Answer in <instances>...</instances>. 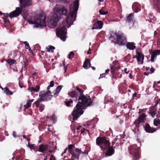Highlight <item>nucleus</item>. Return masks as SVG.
Instances as JSON below:
<instances>
[{
    "label": "nucleus",
    "mask_w": 160,
    "mask_h": 160,
    "mask_svg": "<svg viewBox=\"0 0 160 160\" xmlns=\"http://www.w3.org/2000/svg\"><path fill=\"white\" fill-rule=\"evenodd\" d=\"M120 69V67L119 66H116L115 65L111 66L110 72L112 74H113L115 71L117 70H119Z\"/></svg>",
    "instance_id": "25"
},
{
    "label": "nucleus",
    "mask_w": 160,
    "mask_h": 160,
    "mask_svg": "<svg viewBox=\"0 0 160 160\" xmlns=\"http://www.w3.org/2000/svg\"><path fill=\"white\" fill-rule=\"evenodd\" d=\"M33 99L28 100L27 101L26 104L24 105V107L26 109L30 107L31 106V103L33 102Z\"/></svg>",
    "instance_id": "28"
},
{
    "label": "nucleus",
    "mask_w": 160,
    "mask_h": 160,
    "mask_svg": "<svg viewBox=\"0 0 160 160\" xmlns=\"http://www.w3.org/2000/svg\"><path fill=\"white\" fill-rule=\"evenodd\" d=\"M144 128L145 131L149 133H152L157 130L156 128L151 127L150 125L147 123H146L144 126Z\"/></svg>",
    "instance_id": "12"
},
{
    "label": "nucleus",
    "mask_w": 160,
    "mask_h": 160,
    "mask_svg": "<svg viewBox=\"0 0 160 160\" xmlns=\"http://www.w3.org/2000/svg\"><path fill=\"white\" fill-rule=\"evenodd\" d=\"M79 0H76L73 2V6L71 5L69 7V13L67 16L65 20L67 24H72L75 20L77 13L79 8Z\"/></svg>",
    "instance_id": "3"
},
{
    "label": "nucleus",
    "mask_w": 160,
    "mask_h": 160,
    "mask_svg": "<svg viewBox=\"0 0 160 160\" xmlns=\"http://www.w3.org/2000/svg\"><path fill=\"white\" fill-rule=\"evenodd\" d=\"M157 45H160V39L158 38L157 40Z\"/></svg>",
    "instance_id": "58"
},
{
    "label": "nucleus",
    "mask_w": 160,
    "mask_h": 160,
    "mask_svg": "<svg viewBox=\"0 0 160 160\" xmlns=\"http://www.w3.org/2000/svg\"><path fill=\"white\" fill-rule=\"evenodd\" d=\"M160 124V120L159 119H154L153 120V124L155 126H157Z\"/></svg>",
    "instance_id": "35"
},
{
    "label": "nucleus",
    "mask_w": 160,
    "mask_h": 160,
    "mask_svg": "<svg viewBox=\"0 0 160 160\" xmlns=\"http://www.w3.org/2000/svg\"><path fill=\"white\" fill-rule=\"evenodd\" d=\"M124 72L126 74H128L129 73V70L127 71V69L126 68H124Z\"/></svg>",
    "instance_id": "57"
},
{
    "label": "nucleus",
    "mask_w": 160,
    "mask_h": 160,
    "mask_svg": "<svg viewBox=\"0 0 160 160\" xmlns=\"http://www.w3.org/2000/svg\"><path fill=\"white\" fill-rule=\"evenodd\" d=\"M29 52L32 54V55H33V52L31 49L30 48H29Z\"/></svg>",
    "instance_id": "60"
},
{
    "label": "nucleus",
    "mask_w": 160,
    "mask_h": 160,
    "mask_svg": "<svg viewBox=\"0 0 160 160\" xmlns=\"http://www.w3.org/2000/svg\"><path fill=\"white\" fill-rule=\"evenodd\" d=\"M65 26L60 25L56 29L57 36L62 41H65L66 39V31Z\"/></svg>",
    "instance_id": "11"
},
{
    "label": "nucleus",
    "mask_w": 160,
    "mask_h": 160,
    "mask_svg": "<svg viewBox=\"0 0 160 160\" xmlns=\"http://www.w3.org/2000/svg\"><path fill=\"white\" fill-rule=\"evenodd\" d=\"M118 70H117V71H115V72L114 73V74H115V75H117V77L118 78H122V74H120L119 75V72H118Z\"/></svg>",
    "instance_id": "42"
},
{
    "label": "nucleus",
    "mask_w": 160,
    "mask_h": 160,
    "mask_svg": "<svg viewBox=\"0 0 160 160\" xmlns=\"http://www.w3.org/2000/svg\"><path fill=\"white\" fill-rule=\"evenodd\" d=\"M20 154L19 155H18L16 157V160H22L24 158V154H22L20 152Z\"/></svg>",
    "instance_id": "30"
},
{
    "label": "nucleus",
    "mask_w": 160,
    "mask_h": 160,
    "mask_svg": "<svg viewBox=\"0 0 160 160\" xmlns=\"http://www.w3.org/2000/svg\"><path fill=\"white\" fill-rule=\"evenodd\" d=\"M4 133H5V134L6 136H8L9 135V134H8V132L7 131H4Z\"/></svg>",
    "instance_id": "64"
},
{
    "label": "nucleus",
    "mask_w": 160,
    "mask_h": 160,
    "mask_svg": "<svg viewBox=\"0 0 160 160\" xmlns=\"http://www.w3.org/2000/svg\"><path fill=\"white\" fill-rule=\"evenodd\" d=\"M96 144L97 145H99L103 151L106 150L111 145L108 138L105 136L97 137L96 140Z\"/></svg>",
    "instance_id": "7"
},
{
    "label": "nucleus",
    "mask_w": 160,
    "mask_h": 160,
    "mask_svg": "<svg viewBox=\"0 0 160 160\" xmlns=\"http://www.w3.org/2000/svg\"><path fill=\"white\" fill-rule=\"evenodd\" d=\"M116 39L117 43L119 45H124L127 42L126 38L123 33H112L110 34L109 36L110 40H113Z\"/></svg>",
    "instance_id": "8"
},
{
    "label": "nucleus",
    "mask_w": 160,
    "mask_h": 160,
    "mask_svg": "<svg viewBox=\"0 0 160 160\" xmlns=\"http://www.w3.org/2000/svg\"><path fill=\"white\" fill-rule=\"evenodd\" d=\"M4 15V16L6 17V18H3V22L5 23H10V21H9V20L8 19H7V18L8 17V16H9V14H8L7 13H4L3 14ZM10 17H11V18H12V17H10V16H9Z\"/></svg>",
    "instance_id": "27"
},
{
    "label": "nucleus",
    "mask_w": 160,
    "mask_h": 160,
    "mask_svg": "<svg viewBox=\"0 0 160 160\" xmlns=\"http://www.w3.org/2000/svg\"><path fill=\"white\" fill-rule=\"evenodd\" d=\"M28 146L31 150H33L36 152L38 151V147L35 144H31L30 143H28Z\"/></svg>",
    "instance_id": "26"
},
{
    "label": "nucleus",
    "mask_w": 160,
    "mask_h": 160,
    "mask_svg": "<svg viewBox=\"0 0 160 160\" xmlns=\"http://www.w3.org/2000/svg\"><path fill=\"white\" fill-rule=\"evenodd\" d=\"M149 53L151 55V60L152 62H154L157 55H160V49L155 50L152 52L149 50Z\"/></svg>",
    "instance_id": "14"
},
{
    "label": "nucleus",
    "mask_w": 160,
    "mask_h": 160,
    "mask_svg": "<svg viewBox=\"0 0 160 160\" xmlns=\"http://www.w3.org/2000/svg\"><path fill=\"white\" fill-rule=\"evenodd\" d=\"M24 18L26 20H28L29 23L31 24H35L36 25V27H41V26H46V18L42 14L39 15L34 17H31L28 18L27 13L24 14Z\"/></svg>",
    "instance_id": "4"
},
{
    "label": "nucleus",
    "mask_w": 160,
    "mask_h": 160,
    "mask_svg": "<svg viewBox=\"0 0 160 160\" xmlns=\"http://www.w3.org/2000/svg\"><path fill=\"white\" fill-rule=\"evenodd\" d=\"M106 75L105 73L101 74L99 78H102L105 77Z\"/></svg>",
    "instance_id": "51"
},
{
    "label": "nucleus",
    "mask_w": 160,
    "mask_h": 160,
    "mask_svg": "<svg viewBox=\"0 0 160 160\" xmlns=\"http://www.w3.org/2000/svg\"><path fill=\"white\" fill-rule=\"evenodd\" d=\"M91 53V50L90 48H89V50L87 52V53L88 54H90Z\"/></svg>",
    "instance_id": "63"
},
{
    "label": "nucleus",
    "mask_w": 160,
    "mask_h": 160,
    "mask_svg": "<svg viewBox=\"0 0 160 160\" xmlns=\"http://www.w3.org/2000/svg\"><path fill=\"white\" fill-rule=\"evenodd\" d=\"M139 95L138 94H137L136 92L134 93L132 95V99L131 100H133L134 99H137V98H138V96Z\"/></svg>",
    "instance_id": "36"
},
{
    "label": "nucleus",
    "mask_w": 160,
    "mask_h": 160,
    "mask_svg": "<svg viewBox=\"0 0 160 160\" xmlns=\"http://www.w3.org/2000/svg\"><path fill=\"white\" fill-rule=\"evenodd\" d=\"M112 78L113 79H115V80H116L117 79V78H118V77H117V75H115V74H112Z\"/></svg>",
    "instance_id": "46"
},
{
    "label": "nucleus",
    "mask_w": 160,
    "mask_h": 160,
    "mask_svg": "<svg viewBox=\"0 0 160 160\" xmlns=\"http://www.w3.org/2000/svg\"><path fill=\"white\" fill-rule=\"evenodd\" d=\"M135 44L133 42H128L126 45L127 48L131 50H134L135 48Z\"/></svg>",
    "instance_id": "23"
},
{
    "label": "nucleus",
    "mask_w": 160,
    "mask_h": 160,
    "mask_svg": "<svg viewBox=\"0 0 160 160\" xmlns=\"http://www.w3.org/2000/svg\"><path fill=\"white\" fill-rule=\"evenodd\" d=\"M67 13V10L64 7L57 8L54 15L52 16L49 20L48 21L49 25L51 28H54L56 27L61 16L62 15H66Z\"/></svg>",
    "instance_id": "2"
},
{
    "label": "nucleus",
    "mask_w": 160,
    "mask_h": 160,
    "mask_svg": "<svg viewBox=\"0 0 160 160\" xmlns=\"http://www.w3.org/2000/svg\"><path fill=\"white\" fill-rule=\"evenodd\" d=\"M23 43L25 44V48L26 49H28V48H29L30 47L29 44L28 42L27 41H25L23 42Z\"/></svg>",
    "instance_id": "44"
},
{
    "label": "nucleus",
    "mask_w": 160,
    "mask_h": 160,
    "mask_svg": "<svg viewBox=\"0 0 160 160\" xmlns=\"http://www.w3.org/2000/svg\"><path fill=\"white\" fill-rule=\"evenodd\" d=\"M132 7L133 9L136 12H138L141 10V5L137 2L133 3Z\"/></svg>",
    "instance_id": "17"
},
{
    "label": "nucleus",
    "mask_w": 160,
    "mask_h": 160,
    "mask_svg": "<svg viewBox=\"0 0 160 160\" xmlns=\"http://www.w3.org/2000/svg\"><path fill=\"white\" fill-rule=\"evenodd\" d=\"M73 102V101L72 100H70L68 101H65V104L67 107H69L70 106V104Z\"/></svg>",
    "instance_id": "37"
},
{
    "label": "nucleus",
    "mask_w": 160,
    "mask_h": 160,
    "mask_svg": "<svg viewBox=\"0 0 160 160\" xmlns=\"http://www.w3.org/2000/svg\"><path fill=\"white\" fill-rule=\"evenodd\" d=\"M39 89L40 86L38 85L36 86V88L32 87L31 88H29L30 91L32 92H38L39 91Z\"/></svg>",
    "instance_id": "29"
},
{
    "label": "nucleus",
    "mask_w": 160,
    "mask_h": 160,
    "mask_svg": "<svg viewBox=\"0 0 160 160\" xmlns=\"http://www.w3.org/2000/svg\"><path fill=\"white\" fill-rule=\"evenodd\" d=\"M155 70V69H154L153 67H152L150 69V71H151L150 73H153V72H154Z\"/></svg>",
    "instance_id": "50"
},
{
    "label": "nucleus",
    "mask_w": 160,
    "mask_h": 160,
    "mask_svg": "<svg viewBox=\"0 0 160 160\" xmlns=\"http://www.w3.org/2000/svg\"><path fill=\"white\" fill-rule=\"evenodd\" d=\"M111 111L112 114H114L116 112V109H111Z\"/></svg>",
    "instance_id": "56"
},
{
    "label": "nucleus",
    "mask_w": 160,
    "mask_h": 160,
    "mask_svg": "<svg viewBox=\"0 0 160 160\" xmlns=\"http://www.w3.org/2000/svg\"><path fill=\"white\" fill-rule=\"evenodd\" d=\"M105 152V156H111L114 153V150L112 146L109 147L107 148Z\"/></svg>",
    "instance_id": "18"
},
{
    "label": "nucleus",
    "mask_w": 160,
    "mask_h": 160,
    "mask_svg": "<svg viewBox=\"0 0 160 160\" xmlns=\"http://www.w3.org/2000/svg\"><path fill=\"white\" fill-rule=\"evenodd\" d=\"M56 158L55 156L53 155H52L50 158V160H55Z\"/></svg>",
    "instance_id": "49"
},
{
    "label": "nucleus",
    "mask_w": 160,
    "mask_h": 160,
    "mask_svg": "<svg viewBox=\"0 0 160 160\" xmlns=\"http://www.w3.org/2000/svg\"><path fill=\"white\" fill-rule=\"evenodd\" d=\"M146 110H145V109H141L140 110L139 112V113H140L142 112H146Z\"/></svg>",
    "instance_id": "59"
},
{
    "label": "nucleus",
    "mask_w": 160,
    "mask_h": 160,
    "mask_svg": "<svg viewBox=\"0 0 160 160\" xmlns=\"http://www.w3.org/2000/svg\"><path fill=\"white\" fill-rule=\"evenodd\" d=\"M68 151L70 153L71 155H72L74 153L72 150H70V151H69V150H68Z\"/></svg>",
    "instance_id": "62"
},
{
    "label": "nucleus",
    "mask_w": 160,
    "mask_h": 160,
    "mask_svg": "<svg viewBox=\"0 0 160 160\" xmlns=\"http://www.w3.org/2000/svg\"><path fill=\"white\" fill-rule=\"evenodd\" d=\"M146 116L145 113H143L140 115L135 121L134 124H135V127L132 130L135 134H138L139 133V125L141 123L145 122Z\"/></svg>",
    "instance_id": "10"
},
{
    "label": "nucleus",
    "mask_w": 160,
    "mask_h": 160,
    "mask_svg": "<svg viewBox=\"0 0 160 160\" xmlns=\"http://www.w3.org/2000/svg\"><path fill=\"white\" fill-rule=\"evenodd\" d=\"M74 54L72 52H71L68 56V58L69 59H71L73 58Z\"/></svg>",
    "instance_id": "38"
},
{
    "label": "nucleus",
    "mask_w": 160,
    "mask_h": 160,
    "mask_svg": "<svg viewBox=\"0 0 160 160\" xmlns=\"http://www.w3.org/2000/svg\"><path fill=\"white\" fill-rule=\"evenodd\" d=\"M136 53L137 55V60L138 63L141 62V63L142 64L143 62V61L144 59V56L141 51L139 50H137L136 51Z\"/></svg>",
    "instance_id": "13"
},
{
    "label": "nucleus",
    "mask_w": 160,
    "mask_h": 160,
    "mask_svg": "<svg viewBox=\"0 0 160 160\" xmlns=\"http://www.w3.org/2000/svg\"><path fill=\"white\" fill-rule=\"evenodd\" d=\"M46 49H47V51L48 52H50L51 50L54 49H55V48L52 46H49V48H47Z\"/></svg>",
    "instance_id": "41"
},
{
    "label": "nucleus",
    "mask_w": 160,
    "mask_h": 160,
    "mask_svg": "<svg viewBox=\"0 0 160 160\" xmlns=\"http://www.w3.org/2000/svg\"><path fill=\"white\" fill-rule=\"evenodd\" d=\"M50 86L51 87H53L54 85V82L53 81H52L50 82Z\"/></svg>",
    "instance_id": "48"
},
{
    "label": "nucleus",
    "mask_w": 160,
    "mask_h": 160,
    "mask_svg": "<svg viewBox=\"0 0 160 160\" xmlns=\"http://www.w3.org/2000/svg\"><path fill=\"white\" fill-rule=\"evenodd\" d=\"M140 148L136 144L130 146L128 148V151L130 154L132 155L133 158L132 160H138L140 158Z\"/></svg>",
    "instance_id": "9"
},
{
    "label": "nucleus",
    "mask_w": 160,
    "mask_h": 160,
    "mask_svg": "<svg viewBox=\"0 0 160 160\" xmlns=\"http://www.w3.org/2000/svg\"><path fill=\"white\" fill-rule=\"evenodd\" d=\"M4 92L7 95H12V94L13 93L11 91H10L7 87H6L3 89Z\"/></svg>",
    "instance_id": "31"
},
{
    "label": "nucleus",
    "mask_w": 160,
    "mask_h": 160,
    "mask_svg": "<svg viewBox=\"0 0 160 160\" xmlns=\"http://www.w3.org/2000/svg\"><path fill=\"white\" fill-rule=\"evenodd\" d=\"M48 146L47 144H41L39 146L38 148V151L41 152H44L48 149Z\"/></svg>",
    "instance_id": "19"
},
{
    "label": "nucleus",
    "mask_w": 160,
    "mask_h": 160,
    "mask_svg": "<svg viewBox=\"0 0 160 160\" xmlns=\"http://www.w3.org/2000/svg\"><path fill=\"white\" fill-rule=\"evenodd\" d=\"M83 66L86 69H87L91 67L90 60L89 59L87 58L85 60Z\"/></svg>",
    "instance_id": "24"
},
{
    "label": "nucleus",
    "mask_w": 160,
    "mask_h": 160,
    "mask_svg": "<svg viewBox=\"0 0 160 160\" xmlns=\"http://www.w3.org/2000/svg\"><path fill=\"white\" fill-rule=\"evenodd\" d=\"M4 139V137L2 135L0 134V141H2Z\"/></svg>",
    "instance_id": "53"
},
{
    "label": "nucleus",
    "mask_w": 160,
    "mask_h": 160,
    "mask_svg": "<svg viewBox=\"0 0 160 160\" xmlns=\"http://www.w3.org/2000/svg\"><path fill=\"white\" fill-rule=\"evenodd\" d=\"M12 135H13V137L15 138H16L18 137V136H17V134H16V133L15 131H13L12 132Z\"/></svg>",
    "instance_id": "55"
},
{
    "label": "nucleus",
    "mask_w": 160,
    "mask_h": 160,
    "mask_svg": "<svg viewBox=\"0 0 160 160\" xmlns=\"http://www.w3.org/2000/svg\"><path fill=\"white\" fill-rule=\"evenodd\" d=\"M75 150L78 153L82 152L81 150L80 149H79V148H75Z\"/></svg>",
    "instance_id": "52"
},
{
    "label": "nucleus",
    "mask_w": 160,
    "mask_h": 160,
    "mask_svg": "<svg viewBox=\"0 0 160 160\" xmlns=\"http://www.w3.org/2000/svg\"><path fill=\"white\" fill-rule=\"evenodd\" d=\"M7 62L9 65H12L14 64L16 62V61L13 59H9L7 60Z\"/></svg>",
    "instance_id": "33"
},
{
    "label": "nucleus",
    "mask_w": 160,
    "mask_h": 160,
    "mask_svg": "<svg viewBox=\"0 0 160 160\" xmlns=\"http://www.w3.org/2000/svg\"><path fill=\"white\" fill-rule=\"evenodd\" d=\"M110 71V69H107L106 70H105V73L107 74Z\"/></svg>",
    "instance_id": "61"
},
{
    "label": "nucleus",
    "mask_w": 160,
    "mask_h": 160,
    "mask_svg": "<svg viewBox=\"0 0 160 160\" xmlns=\"http://www.w3.org/2000/svg\"><path fill=\"white\" fill-rule=\"evenodd\" d=\"M76 89L78 91V93L80 95V98H81V97H83V98H88L89 100H92V99L90 97V96L88 95H84L83 94V93L84 91L81 89H80L78 87H76Z\"/></svg>",
    "instance_id": "16"
},
{
    "label": "nucleus",
    "mask_w": 160,
    "mask_h": 160,
    "mask_svg": "<svg viewBox=\"0 0 160 160\" xmlns=\"http://www.w3.org/2000/svg\"><path fill=\"white\" fill-rule=\"evenodd\" d=\"M126 21L129 23L133 24L134 22L133 14H129L128 16L127 17Z\"/></svg>",
    "instance_id": "20"
},
{
    "label": "nucleus",
    "mask_w": 160,
    "mask_h": 160,
    "mask_svg": "<svg viewBox=\"0 0 160 160\" xmlns=\"http://www.w3.org/2000/svg\"><path fill=\"white\" fill-rule=\"evenodd\" d=\"M63 65L64 66V72L65 73L67 71V70L68 68V66H67V65L65 66V62H63Z\"/></svg>",
    "instance_id": "47"
},
{
    "label": "nucleus",
    "mask_w": 160,
    "mask_h": 160,
    "mask_svg": "<svg viewBox=\"0 0 160 160\" xmlns=\"http://www.w3.org/2000/svg\"><path fill=\"white\" fill-rule=\"evenodd\" d=\"M153 111L150 112V114L152 117H154L157 114L156 112L157 110L156 108H155L154 107H153Z\"/></svg>",
    "instance_id": "34"
},
{
    "label": "nucleus",
    "mask_w": 160,
    "mask_h": 160,
    "mask_svg": "<svg viewBox=\"0 0 160 160\" xmlns=\"http://www.w3.org/2000/svg\"><path fill=\"white\" fill-rule=\"evenodd\" d=\"M74 147V145L73 144H70L68 145V150H69V151L70 150H72L73 148Z\"/></svg>",
    "instance_id": "45"
},
{
    "label": "nucleus",
    "mask_w": 160,
    "mask_h": 160,
    "mask_svg": "<svg viewBox=\"0 0 160 160\" xmlns=\"http://www.w3.org/2000/svg\"><path fill=\"white\" fill-rule=\"evenodd\" d=\"M153 7L157 12L160 13V0H156L154 2Z\"/></svg>",
    "instance_id": "21"
},
{
    "label": "nucleus",
    "mask_w": 160,
    "mask_h": 160,
    "mask_svg": "<svg viewBox=\"0 0 160 160\" xmlns=\"http://www.w3.org/2000/svg\"><path fill=\"white\" fill-rule=\"evenodd\" d=\"M62 85H59L58 86L57 88H56V89L53 91V96L55 97L57 96L59 93L62 89Z\"/></svg>",
    "instance_id": "22"
},
{
    "label": "nucleus",
    "mask_w": 160,
    "mask_h": 160,
    "mask_svg": "<svg viewBox=\"0 0 160 160\" xmlns=\"http://www.w3.org/2000/svg\"><path fill=\"white\" fill-rule=\"evenodd\" d=\"M23 63H24L23 68H26L27 69V68L29 64V61L27 59H25L23 60Z\"/></svg>",
    "instance_id": "32"
},
{
    "label": "nucleus",
    "mask_w": 160,
    "mask_h": 160,
    "mask_svg": "<svg viewBox=\"0 0 160 160\" xmlns=\"http://www.w3.org/2000/svg\"><path fill=\"white\" fill-rule=\"evenodd\" d=\"M157 85H158L156 83V82H154V84H153V88H156L158 87V86Z\"/></svg>",
    "instance_id": "54"
},
{
    "label": "nucleus",
    "mask_w": 160,
    "mask_h": 160,
    "mask_svg": "<svg viewBox=\"0 0 160 160\" xmlns=\"http://www.w3.org/2000/svg\"><path fill=\"white\" fill-rule=\"evenodd\" d=\"M21 4V8L17 7L14 11L9 13L10 17H17L22 12L24 8H26L30 6L32 4L31 0H20Z\"/></svg>",
    "instance_id": "6"
},
{
    "label": "nucleus",
    "mask_w": 160,
    "mask_h": 160,
    "mask_svg": "<svg viewBox=\"0 0 160 160\" xmlns=\"http://www.w3.org/2000/svg\"><path fill=\"white\" fill-rule=\"evenodd\" d=\"M126 84L125 83H122L119 86V88L120 89H123L124 87H125Z\"/></svg>",
    "instance_id": "43"
},
{
    "label": "nucleus",
    "mask_w": 160,
    "mask_h": 160,
    "mask_svg": "<svg viewBox=\"0 0 160 160\" xmlns=\"http://www.w3.org/2000/svg\"><path fill=\"white\" fill-rule=\"evenodd\" d=\"M99 12L100 13L101 15H106L108 13V11H106V12L104 11L103 10L102 8V9L99 10Z\"/></svg>",
    "instance_id": "39"
},
{
    "label": "nucleus",
    "mask_w": 160,
    "mask_h": 160,
    "mask_svg": "<svg viewBox=\"0 0 160 160\" xmlns=\"http://www.w3.org/2000/svg\"><path fill=\"white\" fill-rule=\"evenodd\" d=\"M71 158L79 159V155L76 154H75L74 153H73L72 155Z\"/></svg>",
    "instance_id": "40"
},
{
    "label": "nucleus",
    "mask_w": 160,
    "mask_h": 160,
    "mask_svg": "<svg viewBox=\"0 0 160 160\" xmlns=\"http://www.w3.org/2000/svg\"><path fill=\"white\" fill-rule=\"evenodd\" d=\"M68 95L72 97L74 101L77 102L79 101L75 107L72 115L74 121L76 120L83 113V109L90 106L92 104V101L88 98H83V97L80 98L78 92L75 91H72L68 92Z\"/></svg>",
    "instance_id": "1"
},
{
    "label": "nucleus",
    "mask_w": 160,
    "mask_h": 160,
    "mask_svg": "<svg viewBox=\"0 0 160 160\" xmlns=\"http://www.w3.org/2000/svg\"><path fill=\"white\" fill-rule=\"evenodd\" d=\"M103 24V23L102 22L97 20L96 22L93 24L92 29H101L102 28Z\"/></svg>",
    "instance_id": "15"
},
{
    "label": "nucleus",
    "mask_w": 160,
    "mask_h": 160,
    "mask_svg": "<svg viewBox=\"0 0 160 160\" xmlns=\"http://www.w3.org/2000/svg\"><path fill=\"white\" fill-rule=\"evenodd\" d=\"M40 98L38 99L36 102H34L36 108L39 107V109L40 112H42L44 109V106L42 104L40 105V102L44 101L50 100L52 98L53 96L51 94L50 91L47 92L44 91L41 92L39 95Z\"/></svg>",
    "instance_id": "5"
}]
</instances>
